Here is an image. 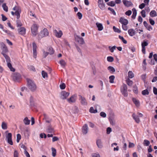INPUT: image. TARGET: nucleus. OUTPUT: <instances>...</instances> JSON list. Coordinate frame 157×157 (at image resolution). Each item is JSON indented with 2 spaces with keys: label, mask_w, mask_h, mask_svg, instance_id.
Masks as SVG:
<instances>
[{
  "label": "nucleus",
  "mask_w": 157,
  "mask_h": 157,
  "mask_svg": "<svg viewBox=\"0 0 157 157\" xmlns=\"http://www.w3.org/2000/svg\"><path fill=\"white\" fill-rule=\"evenodd\" d=\"M119 22L123 25H127L128 24V20L124 17H121L120 18Z\"/></svg>",
  "instance_id": "4468645a"
},
{
  "label": "nucleus",
  "mask_w": 157,
  "mask_h": 157,
  "mask_svg": "<svg viewBox=\"0 0 157 157\" xmlns=\"http://www.w3.org/2000/svg\"><path fill=\"white\" fill-rule=\"evenodd\" d=\"M48 34L49 33L47 29L46 28H44L38 35V38L39 39H41L42 38L48 36Z\"/></svg>",
  "instance_id": "20e7f679"
},
{
  "label": "nucleus",
  "mask_w": 157,
  "mask_h": 157,
  "mask_svg": "<svg viewBox=\"0 0 157 157\" xmlns=\"http://www.w3.org/2000/svg\"><path fill=\"white\" fill-rule=\"evenodd\" d=\"M59 87L61 89H64L66 87L65 84L64 83H63L60 85Z\"/></svg>",
  "instance_id": "13d9d810"
},
{
  "label": "nucleus",
  "mask_w": 157,
  "mask_h": 157,
  "mask_svg": "<svg viewBox=\"0 0 157 157\" xmlns=\"http://www.w3.org/2000/svg\"><path fill=\"white\" fill-rule=\"evenodd\" d=\"M21 12V10L18 9L17 10H16L15 12V14L17 16V18L18 19L20 17V13Z\"/></svg>",
  "instance_id": "4be33fe9"
},
{
  "label": "nucleus",
  "mask_w": 157,
  "mask_h": 157,
  "mask_svg": "<svg viewBox=\"0 0 157 157\" xmlns=\"http://www.w3.org/2000/svg\"><path fill=\"white\" fill-rule=\"evenodd\" d=\"M7 65L8 67L9 68L11 71L13 72L15 71V69L12 67L10 62L7 63Z\"/></svg>",
  "instance_id": "393cba45"
},
{
  "label": "nucleus",
  "mask_w": 157,
  "mask_h": 157,
  "mask_svg": "<svg viewBox=\"0 0 157 157\" xmlns=\"http://www.w3.org/2000/svg\"><path fill=\"white\" fill-rule=\"evenodd\" d=\"M96 25L98 28V30L99 31L102 30L103 29V27L101 23L97 22L96 23Z\"/></svg>",
  "instance_id": "6ab92c4d"
},
{
  "label": "nucleus",
  "mask_w": 157,
  "mask_h": 157,
  "mask_svg": "<svg viewBox=\"0 0 157 157\" xmlns=\"http://www.w3.org/2000/svg\"><path fill=\"white\" fill-rule=\"evenodd\" d=\"M96 144L98 148H101L103 147L102 142L100 139H98L97 140Z\"/></svg>",
  "instance_id": "aec40b11"
},
{
  "label": "nucleus",
  "mask_w": 157,
  "mask_h": 157,
  "mask_svg": "<svg viewBox=\"0 0 157 157\" xmlns=\"http://www.w3.org/2000/svg\"><path fill=\"white\" fill-rule=\"evenodd\" d=\"M132 117L137 123H139L140 122V120L138 116L136 115L135 113H133Z\"/></svg>",
  "instance_id": "a211bd4d"
},
{
  "label": "nucleus",
  "mask_w": 157,
  "mask_h": 157,
  "mask_svg": "<svg viewBox=\"0 0 157 157\" xmlns=\"http://www.w3.org/2000/svg\"><path fill=\"white\" fill-rule=\"evenodd\" d=\"M77 15L78 17V18L79 19H81L82 17V14L80 12H78L77 13Z\"/></svg>",
  "instance_id": "052dcab7"
},
{
  "label": "nucleus",
  "mask_w": 157,
  "mask_h": 157,
  "mask_svg": "<svg viewBox=\"0 0 157 157\" xmlns=\"http://www.w3.org/2000/svg\"><path fill=\"white\" fill-rule=\"evenodd\" d=\"M107 60L108 62H112L113 61L114 59L112 56H108L107 57Z\"/></svg>",
  "instance_id": "c03bdc74"
},
{
  "label": "nucleus",
  "mask_w": 157,
  "mask_h": 157,
  "mask_svg": "<svg viewBox=\"0 0 157 157\" xmlns=\"http://www.w3.org/2000/svg\"><path fill=\"white\" fill-rule=\"evenodd\" d=\"M48 53L50 55L54 53V51L52 47H49L48 49Z\"/></svg>",
  "instance_id": "37998d69"
},
{
  "label": "nucleus",
  "mask_w": 157,
  "mask_h": 157,
  "mask_svg": "<svg viewBox=\"0 0 157 157\" xmlns=\"http://www.w3.org/2000/svg\"><path fill=\"white\" fill-rule=\"evenodd\" d=\"M128 77L129 78H132L133 77H134V75L133 73L131 71H129L128 72Z\"/></svg>",
  "instance_id": "58836bf2"
},
{
  "label": "nucleus",
  "mask_w": 157,
  "mask_h": 157,
  "mask_svg": "<svg viewBox=\"0 0 157 157\" xmlns=\"http://www.w3.org/2000/svg\"><path fill=\"white\" fill-rule=\"evenodd\" d=\"M150 142L146 140H144V144L145 146H148L150 144Z\"/></svg>",
  "instance_id": "49530a36"
},
{
  "label": "nucleus",
  "mask_w": 157,
  "mask_h": 157,
  "mask_svg": "<svg viewBox=\"0 0 157 157\" xmlns=\"http://www.w3.org/2000/svg\"><path fill=\"white\" fill-rule=\"evenodd\" d=\"M20 75L18 73H14L13 75V78L15 82H17L21 78Z\"/></svg>",
  "instance_id": "6e6552de"
},
{
  "label": "nucleus",
  "mask_w": 157,
  "mask_h": 157,
  "mask_svg": "<svg viewBox=\"0 0 157 157\" xmlns=\"http://www.w3.org/2000/svg\"><path fill=\"white\" fill-rule=\"evenodd\" d=\"M2 127L3 129H6L7 128L6 124L4 122H2Z\"/></svg>",
  "instance_id": "79ce46f5"
},
{
  "label": "nucleus",
  "mask_w": 157,
  "mask_h": 157,
  "mask_svg": "<svg viewBox=\"0 0 157 157\" xmlns=\"http://www.w3.org/2000/svg\"><path fill=\"white\" fill-rule=\"evenodd\" d=\"M70 94V93L65 91H62L60 94V98L62 99H66Z\"/></svg>",
  "instance_id": "423d86ee"
},
{
  "label": "nucleus",
  "mask_w": 157,
  "mask_h": 157,
  "mask_svg": "<svg viewBox=\"0 0 157 157\" xmlns=\"http://www.w3.org/2000/svg\"><path fill=\"white\" fill-rule=\"evenodd\" d=\"M108 10L110 11L114 15H116V13L113 9L110 8V7H109L108 8Z\"/></svg>",
  "instance_id": "6e6d98bb"
},
{
  "label": "nucleus",
  "mask_w": 157,
  "mask_h": 157,
  "mask_svg": "<svg viewBox=\"0 0 157 157\" xmlns=\"http://www.w3.org/2000/svg\"><path fill=\"white\" fill-rule=\"evenodd\" d=\"M23 121L25 125H28L30 124V120H29L27 117H26L24 119Z\"/></svg>",
  "instance_id": "c85d7f7f"
},
{
  "label": "nucleus",
  "mask_w": 157,
  "mask_h": 157,
  "mask_svg": "<svg viewBox=\"0 0 157 157\" xmlns=\"http://www.w3.org/2000/svg\"><path fill=\"white\" fill-rule=\"evenodd\" d=\"M148 45V43L146 41H145V40H144L143 42H142L141 43L142 47L145 48V47L147 46Z\"/></svg>",
  "instance_id": "e433bc0d"
},
{
  "label": "nucleus",
  "mask_w": 157,
  "mask_h": 157,
  "mask_svg": "<svg viewBox=\"0 0 157 157\" xmlns=\"http://www.w3.org/2000/svg\"><path fill=\"white\" fill-rule=\"evenodd\" d=\"M47 131L48 133H52L54 132L53 128L51 126H49L47 130Z\"/></svg>",
  "instance_id": "a878e982"
},
{
  "label": "nucleus",
  "mask_w": 157,
  "mask_h": 157,
  "mask_svg": "<svg viewBox=\"0 0 157 157\" xmlns=\"http://www.w3.org/2000/svg\"><path fill=\"white\" fill-rule=\"evenodd\" d=\"M100 155L99 154L94 153L92 155V157H100Z\"/></svg>",
  "instance_id": "774afa93"
},
{
  "label": "nucleus",
  "mask_w": 157,
  "mask_h": 157,
  "mask_svg": "<svg viewBox=\"0 0 157 157\" xmlns=\"http://www.w3.org/2000/svg\"><path fill=\"white\" fill-rule=\"evenodd\" d=\"M143 24L144 26L146 27L149 31H151L152 29V27L151 25H148L146 21H144Z\"/></svg>",
  "instance_id": "f3484780"
},
{
  "label": "nucleus",
  "mask_w": 157,
  "mask_h": 157,
  "mask_svg": "<svg viewBox=\"0 0 157 157\" xmlns=\"http://www.w3.org/2000/svg\"><path fill=\"white\" fill-rule=\"evenodd\" d=\"M145 5V4L144 3H142L139 6V8L142 9L144 7Z\"/></svg>",
  "instance_id": "bf43d9fd"
},
{
  "label": "nucleus",
  "mask_w": 157,
  "mask_h": 157,
  "mask_svg": "<svg viewBox=\"0 0 157 157\" xmlns=\"http://www.w3.org/2000/svg\"><path fill=\"white\" fill-rule=\"evenodd\" d=\"M100 115L101 116L104 118L106 116V113L103 112H101L100 113Z\"/></svg>",
  "instance_id": "4d7b16f0"
},
{
  "label": "nucleus",
  "mask_w": 157,
  "mask_h": 157,
  "mask_svg": "<svg viewBox=\"0 0 157 157\" xmlns=\"http://www.w3.org/2000/svg\"><path fill=\"white\" fill-rule=\"evenodd\" d=\"M52 156L53 157H55L56 156V149L55 148L52 147Z\"/></svg>",
  "instance_id": "f704fd0d"
},
{
  "label": "nucleus",
  "mask_w": 157,
  "mask_h": 157,
  "mask_svg": "<svg viewBox=\"0 0 157 157\" xmlns=\"http://www.w3.org/2000/svg\"><path fill=\"white\" fill-rule=\"evenodd\" d=\"M19 33L21 35H24L26 33V29L24 27H20L18 29Z\"/></svg>",
  "instance_id": "2eb2a0df"
},
{
  "label": "nucleus",
  "mask_w": 157,
  "mask_h": 157,
  "mask_svg": "<svg viewBox=\"0 0 157 157\" xmlns=\"http://www.w3.org/2000/svg\"><path fill=\"white\" fill-rule=\"evenodd\" d=\"M27 81L28 86L29 89L32 91H35L36 89V86L33 81L29 79H27Z\"/></svg>",
  "instance_id": "f257e3e1"
},
{
  "label": "nucleus",
  "mask_w": 157,
  "mask_h": 157,
  "mask_svg": "<svg viewBox=\"0 0 157 157\" xmlns=\"http://www.w3.org/2000/svg\"><path fill=\"white\" fill-rule=\"evenodd\" d=\"M17 27H20L22 25V24L21 21L19 20H17Z\"/></svg>",
  "instance_id": "09e8293b"
},
{
  "label": "nucleus",
  "mask_w": 157,
  "mask_h": 157,
  "mask_svg": "<svg viewBox=\"0 0 157 157\" xmlns=\"http://www.w3.org/2000/svg\"><path fill=\"white\" fill-rule=\"evenodd\" d=\"M59 63L63 67H65L66 65V62L63 59H61L60 60L59 62Z\"/></svg>",
  "instance_id": "7c9ffc66"
},
{
  "label": "nucleus",
  "mask_w": 157,
  "mask_h": 157,
  "mask_svg": "<svg viewBox=\"0 0 157 157\" xmlns=\"http://www.w3.org/2000/svg\"><path fill=\"white\" fill-rule=\"evenodd\" d=\"M73 112L75 113H77L78 112V107L76 106L74 107L72 109Z\"/></svg>",
  "instance_id": "5fc2aeb1"
},
{
  "label": "nucleus",
  "mask_w": 157,
  "mask_h": 157,
  "mask_svg": "<svg viewBox=\"0 0 157 157\" xmlns=\"http://www.w3.org/2000/svg\"><path fill=\"white\" fill-rule=\"evenodd\" d=\"M2 47L3 48H2V52L1 53L2 54V52H3L4 54H5V53H6V52H7V49L6 47V45L4 44H3V45H2Z\"/></svg>",
  "instance_id": "cd10ccee"
},
{
  "label": "nucleus",
  "mask_w": 157,
  "mask_h": 157,
  "mask_svg": "<svg viewBox=\"0 0 157 157\" xmlns=\"http://www.w3.org/2000/svg\"><path fill=\"white\" fill-rule=\"evenodd\" d=\"M89 111L90 112L92 113H97V109H94L93 107H91L89 109Z\"/></svg>",
  "instance_id": "c9c22d12"
},
{
  "label": "nucleus",
  "mask_w": 157,
  "mask_h": 157,
  "mask_svg": "<svg viewBox=\"0 0 157 157\" xmlns=\"http://www.w3.org/2000/svg\"><path fill=\"white\" fill-rule=\"evenodd\" d=\"M44 118L46 119V122L48 123H50L51 121V120H48V117L46 114H44Z\"/></svg>",
  "instance_id": "a18cd8bd"
},
{
  "label": "nucleus",
  "mask_w": 157,
  "mask_h": 157,
  "mask_svg": "<svg viewBox=\"0 0 157 157\" xmlns=\"http://www.w3.org/2000/svg\"><path fill=\"white\" fill-rule=\"evenodd\" d=\"M76 100V96L75 95L72 96L69 98L67 99L68 102L69 103L75 102Z\"/></svg>",
  "instance_id": "f8f14e48"
},
{
  "label": "nucleus",
  "mask_w": 157,
  "mask_h": 157,
  "mask_svg": "<svg viewBox=\"0 0 157 157\" xmlns=\"http://www.w3.org/2000/svg\"><path fill=\"white\" fill-rule=\"evenodd\" d=\"M123 2L124 5L127 7H129L132 5V4L130 1H127L125 0H123Z\"/></svg>",
  "instance_id": "dca6fc26"
},
{
  "label": "nucleus",
  "mask_w": 157,
  "mask_h": 157,
  "mask_svg": "<svg viewBox=\"0 0 157 157\" xmlns=\"http://www.w3.org/2000/svg\"><path fill=\"white\" fill-rule=\"evenodd\" d=\"M75 39L80 44H82L84 43V41L83 39L81 37L78 36H75Z\"/></svg>",
  "instance_id": "9b49d317"
},
{
  "label": "nucleus",
  "mask_w": 157,
  "mask_h": 157,
  "mask_svg": "<svg viewBox=\"0 0 157 157\" xmlns=\"http://www.w3.org/2000/svg\"><path fill=\"white\" fill-rule=\"evenodd\" d=\"M89 128L86 124H84L82 127V132L83 134H86L88 131Z\"/></svg>",
  "instance_id": "9d476101"
},
{
  "label": "nucleus",
  "mask_w": 157,
  "mask_h": 157,
  "mask_svg": "<svg viewBox=\"0 0 157 157\" xmlns=\"http://www.w3.org/2000/svg\"><path fill=\"white\" fill-rule=\"evenodd\" d=\"M148 88H147L146 89L142 91V94L144 95H148L149 94L148 90Z\"/></svg>",
  "instance_id": "c756f323"
},
{
  "label": "nucleus",
  "mask_w": 157,
  "mask_h": 157,
  "mask_svg": "<svg viewBox=\"0 0 157 157\" xmlns=\"http://www.w3.org/2000/svg\"><path fill=\"white\" fill-rule=\"evenodd\" d=\"M42 77L44 78H45V77H47V76H48V75H47V73L44 71H42Z\"/></svg>",
  "instance_id": "3c124183"
},
{
  "label": "nucleus",
  "mask_w": 157,
  "mask_h": 157,
  "mask_svg": "<svg viewBox=\"0 0 157 157\" xmlns=\"http://www.w3.org/2000/svg\"><path fill=\"white\" fill-rule=\"evenodd\" d=\"M108 70L109 71V72L111 73H113L115 72V69L114 67L112 66H109L107 68Z\"/></svg>",
  "instance_id": "b1692460"
},
{
  "label": "nucleus",
  "mask_w": 157,
  "mask_h": 157,
  "mask_svg": "<svg viewBox=\"0 0 157 157\" xmlns=\"http://www.w3.org/2000/svg\"><path fill=\"white\" fill-rule=\"evenodd\" d=\"M149 22H150V23L151 24V25H154L155 23V21L152 19L150 18L149 19Z\"/></svg>",
  "instance_id": "69168bd1"
},
{
  "label": "nucleus",
  "mask_w": 157,
  "mask_h": 157,
  "mask_svg": "<svg viewBox=\"0 0 157 157\" xmlns=\"http://www.w3.org/2000/svg\"><path fill=\"white\" fill-rule=\"evenodd\" d=\"M2 7L3 10L6 12H7L8 11V8L7 6H6L5 3H4L2 5Z\"/></svg>",
  "instance_id": "ea45409f"
},
{
  "label": "nucleus",
  "mask_w": 157,
  "mask_h": 157,
  "mask_svg": "<svg viewBox=\"0 0 157 157\" xmlns=\"http://www.w3.org/2000/svg\"><path fill=\"white\" fill-rule=\"evenodd\" d=\"M132 101L135 104L136 106L139 105L140 103L139 101L137 100L136 98H132Z\"/></svg>",
  "instance_id": "bb28decb"
},
{
  "label": "nucleus",
  "mask_w": 157,
  "mask_h": 157,
  "mask_svg": "<svg viewBox=\"0 0 157 157\" xmlns=\"http://www.w3.org/2000/svg\"><path fill=\"white\" fill-rule=\"evenodd\" d=\"M2 54L5 58L7 63L10 62V58L8 56L5 54H4L3 52L2 53Z\"/></svg>",
  "instance_id": "5701e85b"
},
{
  "label": "nucleus",
  "mask_w": 157,
  "mask_h": 157,
  "mask_svg": "<svg viewBox=\"0 0 157 157\" xmlns=\"http://www.w3.org/2000/svg\"><path fill=\"white\" fill-rule=\"evenodd\" d=\"M132 13V12L131 10H128L125 13V14L127 15L130 16L131 15Z\"/></svg>",
  "instance_id": "0e129e2a"
},
{
  "label": "nucleus",
  "mask_w": 157,
  "mask_h": 157,
  "mask_svg": "<svg viewBox=\"0 0 157 157\" xmlns=\"http://www.w3.org/2000/svg\"><path fill=\"white\" fill-rule=\"evenodd\" d=\"M108 48L110 52L112 53L113 52L114 50L116 49V47L115 46H113L112 47L111 46H109Z\"/></svg>",
  "instance_id": "72a5a7b5"
},
{
  "label": "nucleus",
  "mask_w": 157,
  "mask_h": 157,
  "mask_svg": "<svg viewBox=\"0 0 157 157\" xmlns=\"http://www.w3.org/2000/svg\"><path fill=\"white\" fill-rule=\"evenodd\" d=\"M141 14L143 17H146L145 11L144 10H143L141 11Z\"/></svg>",
  "instance_id": "680f3d73"
},
{
  "label": "nucleus",
  "mask_w": 157,
  "mask_h": 157,
  "mask_svg": "<svg viewBox=\"0 0 157 157\" xmlns=\"http://www.w3.org/2000/svg\"><path fill=\"white\" fill-rule=\"evenodd\" d=\"M126 83L127 84L130 86H131L133 83V82L132 81L130 80L129 78H128L126 80Z\"/></svg>",
  "instance_id": "473e14b6"
},
{
  "label": "nucleus",
  "mask_w": 157,
  "mask_h": 157,
  "mask_svg": "<svg viewBox=\"0 0 157 157\" xmlns=\"http://www.w3.org/2000/svg\"><path fill=\"white\" fill-rule=\"evenodd\" d=\"M112 131L111 128L110 127H108L107 129L106 133L107 134H110V132Z\"/></svg>",
  "instance_id": "e2e57ef3"
},
{
  "label": "nucleus",
  "mask_w": 157,
  "mask_h": 157,
  "mask_svg": "<svg viewBox=\"0 0 157 157\" xmlns=\"http://www.w3.org/2000/svg\"><path fill=\"white\" fill-rule=\"evenodd\" d=\"M39 28L38 25L33 24L31 27V32L33 36H35L37 34L38 29Z\"/></svg>",
  "instance_id": "f03ea898"
},
{
  "label": "nucleus",
  "mask_w": 157,
  "mask_h": 157,
  "mask_svg": "<svg viewBox=\"0 0 157 157\" xmlns=\"http://www.w3.org/2000/svg\"><path fill=\"white\" fill-rule=\"evenodd\" d=\"M107 4L108 6L112 7L114 6L115 5V2L113 1L109 2Z\"/></svg>",
  "instance_id": "a19ab883"
},
{
  "label": "nucleus",
  "mask_w": 157,
  "mask_h": 157,
  "mask_svg": "<svg viewBox=\"0 0 157 157\" xmlns=\"http://www.w3.org/2000/svg\"><path fill=\"white\" fill-rule=\"evenodd\" d=\"M121 91L124 97H127L128 96L127 87V85L124 84L121 87Z\"/></svg>",
  "instance_id": "7ed1b4c3"
},
{
  "label": "nucleus",
  "mask_w": 157,
  "mask_h": 157,
  "mask_svg": "<svg viewBox=\"0 0 157 157\" xmlns=\"http://www.w3.org/2000/svg\"><path fill=\"white\" fill-rule=\"evenodd\" d=\"M78 97L81 104L83 105H87V102L86 98L80 95H78Z\"/></svg>",
  "instance_id": "39448f33"
},
{
  "label": "nucleus",
  "mask_w": 157,
  "mask_h": 157,
  "mask_svg": "<svg viewBox=\"0 0 157 157\" xmlns=\"http://www.w3.org/2000/svg\"><path fill=\"white\" fill-rule=\"evenodd\" d=\"M53 33L55 36L58 38H60L63 35V33L61 30L58 31L56 30H53Z\"/></svg>",
  "instance_id": "1a4fd4ad"
},
{
  "label": "nucleus",
  "mask_w": 157,
  "mask_h": 157,
  "mask_svg": "<svg viewBox=\"0 0 157 157\" xmlns=\"http://www.w3.org/2000/svg\"><path fill=\"white\" fill-rule=\"evenodd\" d=\"M95 109H97V113L98 111L99 112L101 110V107L99 105H97L95 106Z\"/></svg>",
  "instance_id": "de8ad7c7"
},
{
  "label": "nucleus",
  "mask_w": 157,
  "mask_h": 157,
  "mask_svg": "<svg viewBox=\"0 0 157 157\" xmlns=\"http://www.w3.org/2000/svg\"><path fill=\"white\" fill-rule=\"evenodd\" d=\"M113 29L114 31L118 33H120L121 32V31L119 30V29L116 27L115 26H114L113 27Z\"/></svg>",
  "instance_id": "864d4df0"
},
{
  "label": "nucleus",
  "mask_w": 157,
  "mask_h": 157,
  "mask_svg": "<svg viewBox=\"0 0 157 157\" xmlns=\"http://www.w3.org/2000/svg\"><path fill=\"white\" fill-rule=\"evenodd\" d=\"M32 45L33 56L35 58H36V57L37 54L36 51L37 47L36 44L35 42H33V43Z\"/></svg>",
  "instance_id": "0eeeda50"
},
{
  "label": "nucleus",
  "mask_w": 157,
  "mask_h": 157,
  "mask_svg": "<svg viewBox=\"0 0 157 157\" xmlns=\"http://www.w3.org/2000/svg\"><path fill=\"white\" fill-rule=\"evenodd\" d=\"M21 139V136L20 134H17V135L16 141L17 143H19Z\"/></svg>",
  "instance_id": "8fccbe9b"
},
{
  "label": "nucleus",
  "mask_w": 157,
  "mask_h": 157,
  "mask_svg": "<svg viewBox=\"0 0 157 157\" xmlns=\"http://www.w3.org/2000/svg\"><path fill=\"white\" fill-rule=\"evenodd\" d=\"M99 7L101 10H104L105 9V4H101L98 5Z\"/></svg>",
  "instance_id": "603ef678"
},
{
  "label": "nucleus",
  "mask_w": 157,
  "mask_h": 157,
  "mask_svg": "<svg viewBox=\"0 0 157 157\" xmlns=\"http://www.w3.org/2000/svg\"><path fill=\"white\" fill-rule=\"evenodd\" d=\"M18 152L16 150H15L14 152V157H18Z\"/></svg>",
  "instance_id": "338daca9"
},
{
  "label": "nucleus",
  "mask_w": 157,
  "mask_h": 157,
  "mask_svg": "<svg viewBox=\"0 0 157 157\" xmlns=\"http://www.w3.org/2000/svg\"><path fill=\"white\" fill-rule=\"evenodd\" d=\"M150 15L151 17H154L157 16L156 12L154 10H152L150 13Z\"/></svg>",
  "instance_id": "2f4dec72"
},
{
  "label": "nucleus",
  "mask_w": 157,
  "mask_h": 157,
  "mask_svg": "<svg viewBox=\"0 0 157 157\" xmlns=\"http://www.w3.org/2000/svg\"><path fill=\"white\" fill-rule=\"evenodd\" d=\"M128 33L129 35L131 36H133L135 34V31L132 29H129L128 31Z\"/></svg>",
  "instance_id": "412c9836"
},
{
  "label": "nucleus",
  "mask_w": 157,
  "mask_h": 157,
  "mask_svg": "<svg viewBox=\"0 0 157 157\" xmlns=\"http://www.w3.org/2000/svg\"><path fill=\"white\" fill-rule=\"evenodd\" d=\"M115 78V77L114 75H111L109 77V82L111 83H113L114 82V79Z\"/></svg>",
  "instance_id": "4c0bfd02"
},
{
  "label": "nucleus",
  "mask_w": 157,
  "mask_h": 157,
  "mask_svg": "<svg viewBox=\"0 0 157 157\" xmlns=\"http://www.w3.org/2000/svg\"><path fill=\"white\" fill-rule=\"evenodd\" d=\"M6 138L7 139L8 143L10 145H12L13 143L12 140V134L11 133H9L6 136Z\"/></svg>",
  "instance_id": "ddd939ff"
}]
</instances>
